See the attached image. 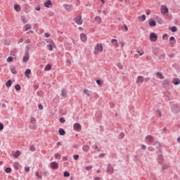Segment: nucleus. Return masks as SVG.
<instances>
[{
  "label": "nucleus",
  "instance_id": "obj_1",
  "mask_svg": "<svg viewBox=\"0 0 180 180\" xmlns=\"http://www.w3.org/2000/svg\"><path fill=\"white\" fill-rule=\"evenodd\" d=\"M158 158H159V162H160V165H161V172H164V171L168 169L169 168V165L164 162V156H162V155L159 154L158 155Z\"/></svg>",
  "mask_w": 180,
  "mask_h": 180
},
{
  "label": "nucleus",
  "instance_id": "obj_2",
  "mask_svg": "<svg viewBox=\"0 0 180 180\" xmlns=\"http://www.w3.org/2000/svg\"><path fill=\"white\" fill-rule=\"evenodd\" d=\"M102 51H103V46L101 45V44H97L94 48V54L95 56H98V54H99V53H102Z\"/></svg>",
  "mask_w": 180,
  "mask_h": 180
},
{
  "label": "nucleus",
  "instance_id": "obj_3",
  "mask_svg": "<svg viewBox=\"0 0 180 180\" xmlns=\"http://www.w3.org/2000/svg\"><path fill=\"white\" fill-rule=\"evenodd\" d=\"M160 12L164 16H168V12H169V10L165 5H162L160 6Z\"/></svg>",
  "mask_w": 180,
  "mask_h": 180
},
{
  "label": "nucleus",
  "instance_id": "obj_4",
  "mask_svg": "<svg viewBox=\"0 0 180 180\" xmlns=\"http://www.w3.org/2000/svg\"><path fill=\"white\" fill-rule=\"evenodd\" d=\"M145 141L147 144H154L155 139L154 137H153V136L148 135L146 137Z\"/></svg>",
  "mask_w": 180,
  "mask_h": 180
},
{
  "label": "nucleus",
  "instance_id": "obj_5",
  "mask_svg": "<svg viewBox=\"0 0 180 180\" xmlns=\"http://www.w3.org/2000/svg\"><path fill=\"white\" fill-rule=\"evenodd\" d=\"M150 41H157V39H158V36L155 32H151L149 36Z\"/></svg>",
  "mask_w": 180,
  "mask_h": 180
},
{
  "label": "nucleus",
  "instance_id": "obj_6",
  "mask_svg": "<svg viewBox=\"0 0 180 180\" xmlns=\"http://www.w3.org/2000/svg\"><path fill=\"white\" fill-rule=\"evenodd\" d=\"M172 112L173 113H175L176 115H178L180 112V107L179 105L174 104L172 107Z\"/></svg>",
  "mask_w": 180,
  "mask_h": 180
},
{
  "label": "nucleus",
  "instance_id": "obj_7",
  "mask_svg": "<svg viewBox=\"0 0 180 180\" xmlns=\"http://www.w3.org/2000/svg\"><path fill=\"white\" fill-rule=\"evenodd\" d=\"M75 23H77V25H82V17L81 15L75 17L74 19Z\"/></svg>",
  "mask_w": 180,
  "mask_h": 180
},
{
  "label": "nucleus",
  "instance_id": "obj_8",
  "mask_svg": "<svg viewBox=\"0 0 180 180\" xmlns=\"http://www.w3.org/2000/svg\"><path fill=\"white\" fill-rule=\"evenodd\" d=\"M81 124L76 122L73 125V129L75 131H81Z\"/></svg>",
  "mask_w": 180,
  "mask_h": 180
},
{
  "label": "nucleus",
  "instance_id": "obj_9",
  "mask_svg": "<svg viewBox=\"0 0 180 180\" xmlns=\"http://www.w3.org/2000/svg\"><path fill=\"white\" fill-rule=\"evenodd\" d=\"M51 169H58V163L57 162H51L50 163Z\"/></svg>",
  "mask_w": 180,
  "mask_h": 180
},
{
  "label": "nucleus",
  "instance_id": "obj_10",
  "mask_svg": "<svg viewBox=\"0 0 180 180\" xmlns=\"http://www.w3.org/2000/svg\"><path fill=\"white\" fill-rule=\"evenodd\" d=\"M107 172L110 174V175H112L114 172L113 167H112V165L109 164L107 167Z\"/></svg>",
  "mask_w": 180,
  "mask_h": 180
},
{
  "label": "nucleus",
  "instance_id": "obj_11",
  "mask_svg": "<svg viewBox=\"0 0 180 180\" xmlns=\"http://www.w3.org/2000/svg\"><path fill=\"white\" fill-rule=\"evenodd\" d=\"M144 82V77L143 76H138L136 79V84H140Z\"/></svg>",
  "mask_w": 180,
  "mask_h": 180
},
{
  "label": "nucleus",
  "instance_id": "obj_12",
  "mask_svg": "<svg viewBox=\"0 0 180 180\" xmlns=\"http://www.w3.org/2000/svg\"><path fill=\"white\" fill-rule=\"evenodd\" d=\"M29 58H30V56L29 55V53H26L25 56L23 57L22 61L23 63H27L29 61Z\"/></svg>",
  "mask_w": 180,
  "mask_h": 180
},
{
  "label": "nucleus",
  "instance_id": "obj_13",
  "mask_svg": "<svg viewBox=\"0 0 180 180\" xmlns=\"http://www.w3.org/2000/svg\"><path fill=\"white\" fill-rule=\"evenodd\" d=\"M10 71L14 75L18 74V71L16 70V67H15V65H11L10 67Z\"/></svg>",
  "mask_w": 180,
  "mask_h": 180
},
{
  "label": "nucleus",
  "instance_id": "obj_14",
  "mask_svg": "<svg viewBox=\"0 0 180 180\" xmlns=\"http://www.w3.org/2000/svg\"><path fill=\"white\" fill-rule=\"evenodd\" d=\"M13 155L14 158H19V157L20 156V151H19V150H16L15 152L13 151Z\"/></svg>",
  "mask_w": 180,
  "mask_h": 180
},
{
  "label": "nucleus",
  "instance_id": "obj_15",
  "mask_svg": "<svg viewBox=\"0 0 180 180\" xmlns=\"http://www.w3.org/2000/svg\"><path fill=\"white\" fill-rule=\"evenodd\" d=\"M31 74H32V70H30V69H27L25 72V75L27 78H30Z\"/></svg>",
  "mask_w": 180,
  "mask_h": 180
},
{
  "label": "nucleus",
  "instance_id": "obj_16",
  "mask_svg": "<svg viewBox=\"0 0 180 180\" xmlns=\"http://www.w3.org/2000/svg\"><path fill=\"white\" fill-rule=\"evenodd\" d=\"M30 122L32 124H33L34 126L32 127V129H36V127H34L36 125V118L34 117H31L30 120Z\"/></svg>",
  "mask_w": 180,
  "mask_h": 180
},
{
  "label": "nucleus",
  "instance_id": "obj_17",
  "mask_svg": "<svg viewBox=\"0 0 180 180\" xmlns=\"http://www.w3.org/2000/svg\"><path fill=\"white\" fill-rule=\"evenodd\" d=\"M80 39L83 42L86 41V39H87L86 35L85 34H84V33L80 34Z\"/></svg>",
  "mask_w": 180,
  "mask_h": 180
},
{
  "label": "nucleus",
  "instance_id": "obj_18",
  "mask_svg": "<svg viewBox=\"0 0 180 180\" xmlns=\"http://www.w3.org/2000/svg\"><path fill=\"white\" fill-rule=\"evenodd\" d=\"M148 23L151 27L153 26H157V22H155L154 20H149Z\"/></svg>",
  "mask_w": 180,
  "mask_h": 180
},
{
  "label": "nucleus",
  "instance_id": "obj_19",
  "mask_svg": "<svg viewBox=\"0 0 180 180\" xmlns=\"http://www.w3.org/2000/svg\"><path fill=\"white\" fill-rule=\"evenodd\" d=\"M111 43L113 44L114 47H119V44L117 43V39H111Z\"/></svg>",
  "mask_w": 180,
  "mask_h": 180
},
{
  "label": "nucleus",
  "instance_id": "obj_20",
  "mask_svg": "<svg viewBox=\"0 0 180 180\" xmlns=\"http://www.w3.org/2000/svg\"><path fill=\"white\" fill-rule=\"evenodd\" d=\"M24 31L25 32H27V30H30V29H32V25L30 24H26L24 27Z\"/></svg>",
  "mask_w": 180,
  "mask_h": 180
},
{
  "label": "nucleus",
  "instance_id": "obj_21",
  "mask_svg": "<svg viewBox=\"0 0 180 180\" xmlns=\"http://www.w3.org/2000/svg\"><path fill=\"white\" fill-rule=\"evenodd\" d=\"M162 86L163 88H168V86H169V81L168 80L163 81Z\"/></svg>",
  "mask_w": 180,
  "mask_h": 180
},
{
  "label": "nucleus",
  "instance_id": "obj_22",
  "mask_svg": "<svg viewBox=\"0 0 180 180\" xmlns=\"http://www.w3.org/2000/svg\"><path fill=\"white\" fill-rule=\"evenodd\" d=\"M172 84H174V85H179L180 84V79L178 78L174 79L172 80Z\"/></svg>",
  "mask_w": 180,
  "mask_h": 180
},
{
  "label": "nucleus",
  "instance_id": "obj_23",
  "mask_svg": "<svg viewBox=\"0 0 180 180\" xmlns=\"http://www.w3.org/2000/svg\"><path fill=\"white\" fill-rule=\"evenodd\" d=\"M22 8H20V6L18 4L14 5V10L16 11V12H20Z\"/></svg>",
  "mask_w": 180,
  "mask_h": 180
},
{
  "label": "nucleus",
  "instance_id": "obj_24",
  "mask_svg": "<svg viewBox=\"0 0 180 180\" xmlns=\"http://www.w3.org/2000/svg\"><path fill=\"white\" fill-rule=\"evenodd\" d=\"M56 44H48L46 46V49L49 51H53V47H54Z\"/></svg>",
  "mask_w": 180,
  "mask_h": 180
},
{
  "label": "nucleus",
  "instance_id": "obj_25",
  "mask_svg": "<svg viewBox=\"0 0 180 180\" xmlns=\"http://www.w3.org/2000/svg\"><path fill=\"white\" fill-rule=\"evenodd\" d=\"M91 148L89 147V146L88 145H84L82 147V150L83 151H84L85 153H88L89 150Z\"/></svg>",
  "mask_w": 180,
  "mask_h": 180
},
{
  "label": "nucleus",
  "instance_id": "obj_26",
  "mask_svg": "<svg viewBox=\"0 0 180 180\" xmlns=\"http://www.w3.org/2000/svg\"><path fill=\"white\" fill-rule=\"evenodd\" d=\"M6 86L7 88H11L12 86V80L9 79L6 82Z\"/></svg>",
  "mask_w": 180,
  "mask_h": 180
},
{
  "label": "nucleus",
  "instance_id": "obj_27",
  "mask_svg": "<svg viewBox=\"0 0 180 180\" xmlns=\"http://www.w3.org/2000/svg\"><path fill=\"white\" fill-rule=\"evenodd\" d=\"M51 5V1L48 0L46 3H44L45 8H50V6Z\"/></svg>",
  "mask_w": 180,
  "mask_h": 180
},
{
  "label": "nucleus",
  "instance_id": "obj_28",
  "mask_svg": "<svg viewBox=\"0 0 180 180\" xmlns=\"http://www.w3.org/2000/svg\"><path fill=\"white\" fill-rule=\"evenodd\" d=\"M61 96L63 98H67V91H65V90L64 89L61 90Z\"/></svg>",
  "mask_w": 180,
  "mask_h": 180
},
{
  "label": "nucleus",
  "instance_id": "obj_29",
  "mask_svg": "<svg viewBox=\"0 0 180 180\" xmlns=\"http://www.w3.org/2000/svg\"><path fill=\"white\" fill-rule=\"evenodd\" d=\"M35 176H37V179H43V176L40 175L39 172H35Z\"/></svg>",
  "mask_w": 180,
  "mask_h": 180
},
{
  "label": "nucleus",
  "instance_id": "obj_30",
  "mask_svg": "<svg viewBox=\"0 0 180 180\" xmlns=\"http://www.w3.org/2000/svg\"><path fill=\"white\" fill-rule=\"evenodd\" d=\"M153 53L155 54V56H158V47H153Z\"/></svg>",
  "mask_w": 180,
  "mask_h": 180
},
{
  "label": "nucleus",
  "instance_id": "obj_31",
  "mask_svg": "<svg viewBox=\"0 0 180 180\" xmlns=\"http://www.w3.org/2000/svg\"><path fill=\"white\" fill-rule=\"evenodd\" d=\"M50 70H51V65L50 64L46 65L44 68V71H50Z\"/></svg>",
  "mask_w": 180,
  "mask_h": 180
},
{
  "label": "nucleus",
  "instance_id": "obj_32",
  "mask_svg": "<svg viewBox=\"0 0 180 180\" xmlns=\"http://www.w3.org/2000/svg\"><path fill=\"white\" fill-rule=\"evenodd\" d=\"M59 134L60 136H64L65 134V131L63 128L59 129Z\"/></svg>",
  "mask_w": 180,
  "mask_h": 180
},
{
  "label": "nucleus",
  "instance_id": "obj_33",
  "mask_svg": "<svg viewBox=\"0 0 180 180\" xmlns=\"http://www.w3.org/2000/svg\"><path fill=\"white\" fill-rule=\"evenodd\" d=\"M45 41H46L48 44H56L54 43V41H53L52 39H47L45 40Z\"/></svg>",
  "mask_w": 180,
  "mask_h": 180
},
{
  "label": "nucleus",
  "instance_id": "obj_34",
  "mask_svg": "<svg viewBox=\"0 0 180 180\" xmlns=\"http://www.w3.org/2000/svg\"><path fill=\"white\" fill-rule=\"evenodd\" d=\"M139 20H141V22H144L146 20V15H142L141 16L139 17Z\"/></svg>",
  "mask_w": 180,
  "mask_h": 180
},
{
  "label": "nucleus",
  "instance_id": "obj_35",
  "mask_svg": "<svg viewBox=\"0 0 180 180\" xmlns=\"http://www.w3.org/2000/svg\"><path fill=\"white\" fill-rule=\"evenodd\" d=\"M54 157L56 160H61V155L60 153H56Z\"/></svg>",
  "mask_w": 180,
  "mask_h": 180
},
{
  "label": "nucleus",
  "instance_id": "obj_36",
  "mask_svg": "<svg viewBox=\"0 0 180 180\" xmlns=\"http://www.w3.org/2000/svg\"><path fill=\"white\" fill-rule=\"evenodd\" d=\"M84 94L87 95V96H91V94L89 93V91L88 89H84Z\"/></svg>",
  "mask_w": 180,
  "mask_h": 180
},
{
  "label": "nucleus",
  "instance_id": "obj_37",
  "mask_svg": "<svg viewBox=\"0 0 180 180\" xmlns=\"http://www.w3.org/2000/svg\"><path fill=\"white\" fill-rule=\"evenodd\" d=\"M171 31L173 33H175V32H178V28L176 26H174V27H172Z\"/></svg>",
  "mask_w": 180,
  "mask_h": 180
},
{
  "label": "nucleus",
  "instance_id": "obj_38",
  "mask_svg": "<svg viewBox=\"0 0 180 180\" xmlns=\"http://www.w3.org/2000/svg\"><path fill=\"white\" fill-rule=\"evenodd\" d=\"M21 20L22 22V23L25 24L27 22V20L26 19V17L22 16L21 17Z\"/></svg>",
  "mask_w": 180,
  "mask_h": 180
},
{
  "label": "nucleus",
  "instance_id": "obj_39",
  "mask_svg": "<svg viewBox=\"0 0 180 180\" xmlns=\"http://www.w3.org/2000/svg\"><path fill=\"white\" fill-rule=\"evenodd\" d=\"M117 67H118L120 70H123V65L120 63H117Z\"/></svg>",
  "mask_w": 180,
  "mask_h": 180
},
{
  "label": "nucleus",
  "instance_id": "obj_40",
  "mask_svg": "<svg viewBox=\"0 0 180 180\" xmlns=\"http://www.w3.org/2000/svg\"><path fill=\"white\" fill-rule=\"evenodd\" d=\"M13 61V58H12V56H9L7 58V63H12Z\"/></svg>",
  "mask_w": 180,
  "mask_h": 180
},
{
  "label": "nucleus",
  "instance_id": "obj_41",
  "mask_svg": "<svg viewBox=\"0 0 180 180\" xmlns=\"http://www.w3.org/2000/svg\"><path fill=\"white\" fill-rule=\"evenodd\" d=\"M95 19L98 21V23H101V22H102V18H101V17L99 16H96Z\"/></svg>",
  "mask_w": 180,
  "mask_h": 180
},
{
  "label": "nucleus",
  "instance_id": "obj_42",
  "mask_svg": "<svg viewBox=\"0 0 180 180\" xmlns=\"http://www.w3.org/2000/svg\"><path fill=\"white\" fill-rule=\"evenodd\" d=\"M5 172H7V174H9V172H12V169L11 167H6Z\"/></svg>",
  "mask_w": 180,
  "mask_h": 180
},
{
  "label": "nucleus",
  "instance_id": "obj_43",
  "mask_svg": "<svg viewBox=\"0 0 180 180\" xmlns=\"http://www.w3.org/2000/svg\"><path fill=\"white\" fill-rule=\"evenodd\" d=\"M63 176H64L65 177H68V176H70V172H67V171L64 172Z\"/></svg>",
  "mask_w": 180,
  "mask_h": 180
},
{
  "label": "nucleus",
  "instance_id": "obj_44",
  "mask_svg": "<svg viewBox=\"0 0 180 180\" xmlns=\"http://www.w3.org/2000/svg\"><path fill=\"white\" fill-rule=\"evenodd\" d=\"M15 89L16 91H20V85L16 84V85L15 86Z\"/></svg>",
  "mask_w": 180,
  "mask_h": 180
},
{
  "label": "nucleus",
  "instance_id": "obj_45",
  "mask_svg": "<svg viewBox=\"0 0 180 180\" xmlns=\"http://www.w3.org/2000/svg\"><path fill=\"white\" fill-rule=\"evenodd\" d=\"M158 77L160 79H164L165 78L164 75H162L161 72H158Z\"/></svg>",
  "mask_w": 180,
  "mask_h": 180
},
{
  "label": "nucleus",
  "instance_id": "obj_46",
  "mask_svg": "<svg viewBox=\"0 0 180 180\" xmlns=\"http://www.w3.org/2000/svg\"><path fill=\"white\" fill-rule=\"evenodd\" d=\"M66 63L68 67H71V60L70 59H67Z\"/></svg>",
  "mask_w": 180,
  "mask_h": 180
},
{
  "label": "nucleus",
  "instance_id": "obj_47",
  "mask_svg": "<svg viewBox=\"0 0 180 180\" xmlns=\"http://www.w3.org/2000/svg\"><path fill=\"white\" fill-rule=\"evenodd\" d=\"M30 151H36V147H34V146H31L30 147Z\"/></svg>",
  "mask_w": 180,
  "mask_h": 180
},
{
  "label": "nucleus",
  "instance_id": "obj_48",
  "mask_svg": "<svg viewBox=\"0 0 180 180\" xmlns=\"http://www.w3.org/2000/svg\"><path fill=\"white\" fill-rule=\"evenodd\" d=\"M78 158H79V155H73V159L77 161V160H78Z\"/></svg>",
  "mask_w": 180,
  "mask_h": 180
},
{
  "label": "nucleus",
  "instance_id": "obj_49",
  "mask_svg": "<svg viewBox=\"0 0 180 180\" xmlns=\"http://www.w3.org/2000/svg\"><path fill=\"white\" fill-rule=\"evenodd\" d=\"M94 150H96V151H98V153H99V151H101V149H98V145H94Z\"/></svg>",
  "mask_w": 180,
  "mask_h": 180
},
{
  "label": "nucleus",
  "instance_id": "obj_50",
  "mask_svg": "<svg viewBox=\"0 0 180 180\" xmlns=\"http://www.w3.org/2000/svg\"><path fill=\"white\" fill-rule=\"evenodd\" d=\"M159 25H162L164 23V20L162 18L158 19Z\"/></svg>",
  "mask_w": 180,
  "mask_h": 180
},
{
  "label": "nucleus",
  "instance_id": "obj_51",
  "mask_svg": "<svg viewBox=\"0 0 180 180\" xmlns=\"http://www.w3.org/2000/svg\"><path fill=\"white\" fill-rule=\"evenodd\" d=\"M169 40H170V41H174V43H176V40H175V37H171L170 38H169Z\"/></svg>",
  "mask_w": 180,
  "mask_h": 180
},
{
  "label": "nucleus",
  "instance_id": "obj_52",
  "mask_svg": "<svg viewBox=\"0 0 180 180\" xmlns=\"http://www.w3.org/2000/svg\"><path fill=\"white\" fill-rule=\"evenodd\" d=\"M162 39L164 40H167L168 39V34H165L163 36H162Z\"/></svg>",
  "mask_w": 180,
  "mask_h": 180
},
{
  "label": "nucleus",
  "instance_id": "obj_53",
  "mask_svg": "<svg viewBox=\"0 0 180 180\" xmlns=\"http://www.w3.org/2000/svg\"><path fill=\"white\" fill-rule=\"evenodd\" d=\"M4 130V124L2 122H0V131H2Z\"/></svg>",
  "mask_w": 180,
  "mask_h": 180
},
{
  "label": "nucleus",
  "instance_id": "obj_54",
  "mask_svg": "<svg viewBox=\"0 0 180 180\" xmlns=\"http://www.w3.org/2000/svg\"><path fill=\"white\" fill-rule=\"evenodd\" d=\"M85 169H86V171H89V169H92V166H86V167H85Z\"/></svg>",
  "mask_w": 180,
  "mask_h": 180
},
{
  "label": "nucleus",
  "instance_id": "obj_55",
  "mask_svg": "<svg viewBox=\"0 0 180 180\" xmlns=\"http://www.w3.org/2000/svg\"><path fill=\"white\" fill-rule=\"evenodd\" d=\"M25 171L26 172H29V171H30V167H25Z\"/></svg>",
  "mask_w": 180,
  "mask_h": 180
},
{
  "label": "nucleus",
  "instance_id": "obj_56",
  "mask_svg": "<svg viewBox=\"0 0 180 180\" xmlns=\"http://www.w3.org/2000/svg\"><path fill=\"white\" fill-rule=\"evenodd\" d=\"M38 108H39V109L40 110H43V105L39 104V105H38Z\"/></svg>",
  "mask_w": 180,
  "mask_h": 180
},
{
  "label": "nucleus",
  "instance_id": "obj_57",
  "mask_svg": "<svg viewBox=\"0 0 180 180\" xmlns=\"http://www.w3.org/2000/svg\"><path fill=\"white\" fill-rule=\"evenodd\" d=\"M60 123H65V119H64V118H60Z\"/></svg>",
  "mask_w": 180,
  "mask_h": 180
},
{
  "label": "nucleus",
  "instance_id": "obj_58",
  "mask_svg": "<svg viewBox=\"0 0 180 180\" xmlns=\"http://www.w3.org/2000/svg\"><path fill=\"white\" fill-rule=\"evenodd\" d=\"M44 37H50V33H49V32L44 33Z\"/></svg>",
  "mask_w": 180,
  "mask_h": 180
},
{
  "label": "nucleus",
  "instance_id": "obj_59",
  "mask_svg": "<svg viewBox=\"0 0 180 180\" xmlns=\"http://www.w3.org/2000/svg\"><path fill=\"white\" fill-rule=\"evenodd\" d=\"M137 51V53L139 54V56H143V54H144V51H141V52H140V51Z\"/></svg>",
  "mask_w": 180,
  "mask_h": 180
},
{
  "label": "nucleus",
  "instance_id": "obj_60",
  "mask_svg": "<svg viewBox=\"0 0 180 180\" xmlns=\"http://www.w3.org/2000/svg\"><path fill=\"white\" fill-rule=\"evenodd\" d=\"M96 84H97L98 85H102V83L101 82V80H100V79H97V80H96Z\"/></svg>",
  "mask_w": 180,
  "mask_h": 180
},
{
  "label": "nucleus",
  "instance_id": "obj_61",
  "mask_svg": "<svg viewBox=\"0 0 180 180\" xmlns=\"http://www.w3.org/2000/svg\"><path fill=\"white\" fill-rule=\"evenodd\" d=\"M99 158H103V157H105V153H101L99 155Z\"/></svg>",
  "mask_w": 180,
  "mask_h": 180
},
{
  "label": "nucleus",
  "instance_id": "obj_62",
  "mask_svg": "<svg viewBox=\"0 0 180 180\" xmlns=\"http://www.w3.org/2000/svg\"><path fill=\"white\" fill-rule=\"evenodd\" d=\"M141 148H142V150H146V148H147V146H146V145H144V144H142Z\"/></svg>",
  "mask_w": 180,
  "mask_h": 180
},
{
  "label": "nucleus",
  "instance_id": "obj_63",
  "mask_svg": "<svg viewBox=\"0 0 180 180\" xmlns=\"http://www.w3.org/2000/svg\"><path fill=\"white\" fill-rule=\"evenodd\" d=\"M174 45H175V43H174V41H170V46L172 47H174Z\"/></svg>",
  "mask_w": 180,
  "mask_h": 180
},
{
  "label": "nucleus",
  "instance_id": "obj_64",
  "mask_svg": "<svg viewBox=\"0 0 180 180\" xmlns=\"http://www.w3.org/2000/svg\"><path fill=\"white\" fill-rule=\"evenodd\" d=\"M101 177L96 176L94 180H101Z\"/></svg>",
  "mask_w": 180,
  "mask_h": 180
}]
</instances>
